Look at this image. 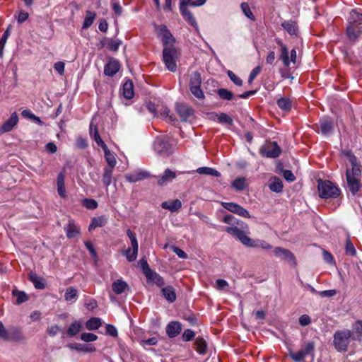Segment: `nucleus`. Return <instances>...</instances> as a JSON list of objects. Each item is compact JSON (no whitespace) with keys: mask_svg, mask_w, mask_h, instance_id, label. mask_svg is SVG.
Wrapping results in <instances>:
<instances>
[{"mask_svg":"<svg viewBox=\"0 0 362 362\" xmlns=\"http://www.w3.org/2000/svg\"><path fill=\"white\" fill-rule=\"evenodd\" d=\"M223 230L227 232L233 237L238 240L243 245L247 247H261L264 250H269L272 245L262 240H254L250 238L249 227L247 224L238 226H226Z\"/></svg>","mask_w":362,"mask_h":362,"instance_id":"nucleus-1","label":"nucleus"},{"mask_svg":"<svg viewBox=\"0 0 362 362\" xmlns=\"http://www.w3.org/2000/svg\"><path fill=\"white\" fill-rule=\"evenodd\" d=\"M362 33V13L352 10L348 20V25L346 29V34L352 42H355Z\"/></svg>","mask_w":362,"mask_h":362,"instance_id":"nucleus-2","label":"nucleus"},{"mask_svg":"<svg viewBox=\"0 0 362 362\" xmlns=\"http://www.w3.org/2000/svg\"><path fill=\"white\" fill-rule=\"evenodd\" d=\"M361 165L353 167L351 168H347L346 170V179L347 187L353 195H356L361 187Z\"/></svg>","mask_w":362,"mask_h":362,"instance_id":"nucleus-3","label":"nucleus"},{"mask_svg":"<svg viewBox=\"0 0 362 362\" xmlns=\"http://www.w3.org/2000/svg\"><path fill=\"white\" fill-rule=\"evenodd\" d=\"M180 57V52L174 45L164 47L163 49V61L166 68L175 72L177 70L176 61Z\"/></svg>","mask_w":362,"mask_h":362,"instance_id":"nucleus-4","label":"nucleus"},{"mask_svg":"<svg viewBox=\"0 0 362 362\" xmlns=\"http://www.w3.org/2000/svg\"><path fill=\"white\" fill-rule=\"evenodd\" d=\"M319 195L322 199L337 198L340 194V189L329 180H318Z\"/></svg>","mask_w":362,"mask_h":362,"instance_id":"nucleus-5","label":"nucleus"},{"mask_svg":"<svg viewBox=\"0 0 362 362\" xmlns=\"http://www.w3.org/2000/svg\"><path fill=\"white\" fill-rule=\"evenodd\" d=\"M351 337L352 332L349 329L337 331L333 341L335 349L340 352L346 351Z\"/></svg>","mask_w":362,"mask_h":362,"instance_id":"nucleus-6","label":"nucleus"},{"mask_svg":"<svg viewBox=\"0 0 362 362\" xmlns=\"http://www.w3.org/2000/svg\"><path fill=\"white\" fill-rule=\"evenodd\" d=\"M291 358L295 362H305L304 359L310 356L312 361L315 358V344L313 341H307L304 347L296 352L290 353Z\"/></svg>","mask_w":362,"mask_h":362,"instance_id":"nucleus-7","label":"nucleus"},{"mask_svg":"<svg viewBox=\"0 0 362 362\" xmlns=\"http://www.w3.org/2000/svg\"><path fill=\"white\" fill-rule=\"evenodd\" d=\"M153 148L160 155L168 156L173 153V146L169 138L166 136L157 137L153 143Z\"/></svg>","mask_w":362,"mask_h":362,"instance_id":"nucleus-8","label":"nucleus"},{"mask_svg":"<svg viewBox=\"0 0 362 362\" xmlns=\"http://www.w3.org/2000/svg\"><path fill=\"white\" fill-rule=\"evenodd\" d=\"M281 149L279 146L276 141L269 142L267 145L263 146L260 149V153L262 156L276 158L280 156Z\"/></svg>","mask_w":362,"mask_h":362,"instance_id":"nucleus-9","label":"nucleus"},{"mask_svg":"<svg viewBox=\"0 0 362 362\" xmlns=\"http://www.w3.org/2000/svg\"><path fill=\"white\" fill-rule=\"evenodd\" d=\"M158 37L161 39L164 47L173 45L175 42V37L173 36L167 26L162 25L157 29Z\"/></svg>","mask_w":362,"mask_h":362,"instance_id":"nucleus-10","label":"nucleus"},{"mask_svg":"<svg viewBox=\"0 0 362 362\" xmlns=\"http://www.w3.org/2000/svg\"><path fill=\"white\" fill-rule=\"evenodd\" d=\"M189 0H180V11L184 19L196 30H198V24L192 13L187 9V3Z\"/></svg>","mask_w":362,"mask_h":362,"instance_id":"nucleus-11","label":"nucleus"},{"mask_svg":"<svg viewBox=\"0 0 362 362\" xmlns=\"http://www.w3.org/2000/svg\"><path fill=\"white\" fill-rule=\"evenodd\" d=\"M149 177H151L150 173L146 170L141 169L125 175L126 180L129 182H136Z\"/></svg>","mask_w":362,"mask_h":362,"instance_id":"nucleus-12","label":"nucleus"},{"mask_svg":"<svg viewBox=\"0 0 362 362\" xmlns=\"http://www.w3.org/2000/svg\"><path fill=\"white\" fill-rule=\"evenodd\" d=\"M274 252L276 257L286 260L290 264H296L295 257L291 251L280 247H276L274 248Z\"/></svg>","mask_w":362,"mask_h":362,"instance_id":"nucleus-13","label":"nucleus"},{"mask_svg":"<svg viewBox=\"0 0 362 362\" xmlns=\"http://www.w3.org/2000/svg\"><path fill=\"white\" fill-rule=\"evenodd\" d=\"M120 69L119 61L115 58H110L104 66V74L108 76H113Z\"/></svg>","mask_w":362,"mask_h":362,"instance_id":"nucleus-14","label":"nucleus"},{"mask_svg":"<svg viewBox=\"0 0 362 362\" xmlns=\"http://www.w3.org/2000/svg\"><path fill=\"white\" fill-rule=\"evenodd\" d=\"M18 122V116L16 112L0 127V134L11 131Z\"/></svg>","mask_w":362,"mask_h":362,"instance_id":"nucleus-15","label":"nucleus"},{"mask_svg":"<svg viewBox=\"0 0 362 362\" xmlns=\"http://www.w3.org/2000/svg\"><path fill=\"white\" fill-rule=\"evenodd\" d=\"M321 133L326 136L331 134L334 130V122L330 117H322L319 121Z\"/></svg>","mask_w":362,"mask_h":362,"instance_id":"nucleus-16","label":"nucleus"},{"mask_svg":"<svg viewBox=\"0 0 362 362\" xmlns=\"http://www.w3.org/2000/svg\"><path fill=\"white\" fill-rule=\"evenodd\" d=\"M182 324L178 321L170 322L165 328L166 334L170 338L176 337L181 332Z\"/></svg>","mask_w":362,"mask_h":362,"instance_id":"nucleus-17","label":"nucleus"},{"mask_svg":"<svg viewBox=\"0 0 362 362\" xmlns=\"http://www.w3.org/2000/svg\"><path fill=\"white\" fill-rule=\"evenodd\" d=\"M176 110L182 122H186L194 113V110L192 107L183 103L177 104Z\"/></svg>","mask_w":362,"mask_h":362,"instance_id":"nucleus-18","label":"nucleus"},{"mask_svg":"<svg viewBox=\"0 0 362 362\" xmlns=\"http://www.w3.org/2000/svg\"><path fill=\"white\" fill-rule=\"evenodd\" d=\"M282 28L291 36H298L299 29L296 21L292 20L284 21L281 23Z\"/></svg>","mask_w":362,"mask_h":362,"instance_id":"nucleus-19","label":"nucleus"},{"mask_svg":"<svg viewBox=\"0 0 362 362\" xmlns=\"http://www.w3.org/2000/svg\"><path fill=\"white\" fill-rule=\"evenodd\" d=\"M67 346L72 350H76L79 352L92 353L95 351V346L90 344L72 343L69 344Z\"/></svg>","mask_w":362,"mask_h":362,"instance_id":"nucleus-20","label":"nucleus"},{"mask_svg":"<svg viewBox=\"0 0 362 362\" xmlns=\"http://www.w3.org/2000/svg\"><path fill=\"white\" fill-rule=\"evenodd\" d=\"M176 177V173L172 171L170 169L167 168L165 170L163 174L158 177V185L163 186L171 182Z\"/></svg>","mask_w":362,"mask_h":362,"instance_id":"nucleus-21","label":"nucleus"},{"mask_svg":"<svg viewBox=\"0 0 362 362\" xmlns=\"http://www.w3.org/2000/svg\"><path fill=\"white\" fill-rule=\"evenodd\" d=\"M64 231L66 237L71 239L77 236L80 233L81 229L79 226L76 225L74 221H69L68 224L64 227Z\"/></svg>","mask_w":362,"mask_h":362,"instance_id":"nucleus-22","label":"nucleus"},{"mask_svg":"<svg viewBox=\"0 0 362 362\" xmlns=\"http://www.w3.org/2000/svg\"><path fill=\"white\" fill-rule=\"evenodd\" d=\"M144 274L148 284H156L158 287H162L163 286H164V279L158 273Z\"/></svg>","mask_w":362,"mask_h":362,"instance_id":"nucleus-23","label":"nucleus"},{"mask_svg":"<svg viewBox=\"0 0 362 362\" xmlns=\"http://www.w3.org/2000/svg\"><path fill=\"white\" fill-rule=\"evenodd\" d=\"M112 288L113 292L119 295L124 293L126 291L129 290L128 284L122 279H117L112 283Z\"/></svg>","mask_w":362,"mask_h":362,"instance_id":"nucleus-24","label":"nucleus"},{"mask_svg":"<svg viewBox=\"0 0 362 362\" xmlns=\"http://www.w3.org/2000/svg\"><path fill=\"white\" fill-rule=\"evenodd\" d=\"M89 132L90 136L94 139V141L96 142V144L100 146L102 148H106V144L101 139L98 131L97 126H94L93 124L91 122L89 127Z\"/></svg>","mask_w":362,"mask_h":362,"instance_id":"nucleus-25","label":"nucleus"},{"mask_svg":"<svg viewBox=\"0 0 362 362\" xmlns=\"http://www.w3.org/2000/svg\"><path fill=\"white\" fill-rule=\"evenodd\" d=\"M29 280L33 284L37 289H44L45 288V280L42 276H40L37 273H29Z\"/></svg>","mask_w":362,"mask_h":362,"instance_id":"nucleus-26","label":"nucleus"},{"mask_svg":"<svg viewBox=\"0 0 362 362\" xmlns=\"http://www.w3.org/2000/svg\"><path fill=\"white\" fill-rule=\"evenodd\" d=\"M269 187L272 192L279 193L282 192L284 185L280 178L278 177H272L269 180Z\"/></svg>","mask_w":362,"mask_h":362,"instance_id":"nucleus-27","label":"nucleus"},{"mask_svg":"<svg viewBox=\"0 0 362 362\" xmlns=\"http://www.w3.org/2000/svg\"><path fill=\"white\" fill-rule=\"evenodd\" d=\"M276 43L281 47L279 59L282 61L284 65L288 67L290 65L288 49L281 40H276Z\"/></svg>","mask_w":362,"mask_h":362,"instance_id":"nucleus-28","label":"nucleus"},{"mask_svg":"<svg viewBox=\"0 0 362 362\" xmlns=\"http://www.w3.org/2000/svg\"><path fill=\"white\" fill-rule=\"evenodd\" d=\"M161 293L169 303H173L176 300L175 291L171 286H168L161 289Z\"/></svg>","mask_w":362,"mask_h":362,"instance_id":"nucleus-29","label":"nucleus"},{"mask_svg":"<svg viewBox=\"0 0 362 362\" xmlns=\"http://www.w3.org/2000/svg\"><path fill=\"white\" fill-rule=\"evenodd\" d=\"M161 207L164 209H168L171 212H175L182 207V202L177 199L173 202H164L161 204Z\"/></svg>","mask_w":362,"mask_h":362,"instance_id":"nucleus-30","label":"nucleus"},{"mask_svg":"<svg viewBox=\"0 0 362 362\" xmlns=\"http://www.w3.org/2000/svg\"><path fill=\"white\" fill-rule=\"evenodd\" d=\"M122 95L127 99H131L134 97V85L131 80L124 83L122 86Z\"/></svg>","mask_w":362,"mask_h":362,"instance_id":"nucleus-31","label":"nucleus"},{"mask_svg":"<svg viewBox=\"0 0 362 362\" xmlns=\"http://www.w3.org/2000/svg\"><path fill=\"white\" fill-rule=\"evenodd\" d=\"M107 223V218L104 216L94 217L88 226V230H93L97 227H103Z\"/></svg>","mask_w":362,"mask_h":362,"instance_id":"nucleus-32","label":"nucleus"},{"mask_svg":"<svg viewBox=\"0 0 362 362\" xmlns=\"http://www.w3.org/2000/svg\"><path fill=\"white\" fill-rule=\"evenodd\" d=\"M105 153V158L108 164L107 168H114L117 164V160L115 156V154L111 153L106 146V148H103Z\"/></svg>","mask_w":362,"mask_h":362,"instance_id":"nucleus-33","label":"nucleus"},{"mask_svg":"<svg viewBox=\"0 0 362 362\" xmlns=\"http://www.w3.org/2000/svg\"><path fill=\"white\" fill-rule=\"evenodd\" d=\"M113 170L114 168L107 167L104 168L103 174V182L105 187H108L112 183Z\"/></svg>","mask_w":362,"mask_h":362,"instance_id":"nucleus-34","label":"nucleus"},{"mask_svg":"<svg viewBox=\"0 0 362 362\" xmlns=\"http://www.w3.org/2000/svg\"><path fill=\"white\" fill-rule=\"evenodd\" d=\"M78 297L77 290L72 286L68 287L64 293V299L71 303L76 300Z\"/></svg>","mask_w":362,"mask_h":362,"instance_id":"nucleus-35","label":"nucleus"},{"mask_svg":"<svg viewBox=\"0 0 362 362\" xmlns=\"http://www.w3.org/2000/svg\"><path fill=\"white\" fill-rule=\"evenodd\" d=\"M102 325L101 319L99 317H91L86 322V327L88 330L98 329Z\"/></svg>","mask_w":362,"mask_h":362,"instance_id":"nucleus-36","label":"nucleus"},{"mask_svg":"<svg viewBox=\"0 0 362 362\" xmlns=\"http://www.w3.org/2000/svg\"><path fill=\"white\" fill-rule=\"evenodd\" d=\"M83 325L79 321H75L71 323L67 329V334L69 337H74L76 335L81 329Z\"/></svg>","mask_w":362,"mask_h":362,"instance_id":"nucleus-37","label":"nucleus"},{"mask_svg":"<svg viewBox=\"0 0 362 362\" xmlns=\"http://www.w3.org/2000/svg\"><path fill=\"white\" fill-rule=\"evenodd\" d=\"M231 186L237 191L244 190L247 187L246 180L243 177H237L233 181Z\"/></svg>","mask_w":362,"mask_h":362,"instance_id":"nucleus-38","label":"nucleus"},{"mask_svg":"<svg viewBox=\"0 0 362 362\" xmlns=\"http://www.w3.org/2000/svg\"><path fill=\"white\" fill-rule=\"evenodd\" d=\"M218 97L225 100H232L234 99L233 93L226 88H219L216 91Z\"/></svg>","mask_w":362,"mask_h":362,"instance_id":"nucleus-39","label":"nucleus"},{"mask_svg":"<svg viewBox=\"0 0 362 362\" xmlns=\"http://www.w3.org/2000/svg\"><path fill=\"white\" fill-rule=\"evenodd\" d=\"M276 103L278 107L282 110L288 112L291 110V101L288 98H281L279 100H277Z\"/></svg>","mask_w":362,"mask_h":362,"instance_id":"nucleus-40","label":"nucleus"},{"mask_svg":"<svg viewBox=\"0 0 362 362\" xmlns=\"http://www.w3.org/2000/svg\"><path fill=\"white\" fill-rule=\"evenodd\" d=\"M12 295L16 297V303L18 305H20L28 300V297L25 292L18 291L17 289H13L12 291Z\"/></svg>","mask_w":362,"mask_h":362,"instance_id":"nucleus-41","label":"nucleus"},{"mask_svg":"<svg viewBox=\"0 0 362 362\" xmlns=\"http://www.w3.org/2000/svg\"><path fill=\"white\" fill-rule=\"evenodd\" d=\"M95 16H96V14L95 12L88 11L86 12V16L83 21L82 28L83 29H87L89 27H90L94 21V19L95 18Z\"/></svg>","mask_w":362,"mask_h":362,"instance_id":"nucleus-42","label":"nucleus"},{"mask_svg":"<svg viewBox=\"0 0 362 362\" xmlns=\"http://www.w3.org/2000/svg\"><path fill=\"white\" fill-rule=\"evenodd\" d=\"M11 25L6 28L0 39V58L3 57L4 49L8 36L10 35Z\"/></svg>","mask_w":362,"mask_h":362,"instance_id":"nucleus-43","label":"nucleus"},{"mask_svg":"<svg viewBox=\"0 0 362 362\" xmlns=\"http://www.w3.org/2000/svg\"><path fill=\"white\" fill-rule=\"evenodd\" d=\"M202 84V77L201 74L198 71H194L192 74L190 80H189V88L190 87H196L201 86Z\"/></svg>","mask_w":362,"mask_h":362,"instance_id":"nucleus-44","label":"nucleus"},{"mask_svg":"<svg viewBox=\"0 0 362 362\" xmlns=\"http://www.w3.org/2000/svg\"><path fill=\"white\" fill-rule=\"evenodd\" d=\"M127 235L131 240L132 247L133 248V254L138 253V242L136 234L134 233L130 229L127 230Z\"/></svg>","mask_w":362,"mask_h":362,"instance_id":"nucleus-45","label":"nucleus"},{"mask_svg":"<svg viewBox=\"0 0 362 362\" xmlns=\"http://www.w3.org/2000/svg\"><path fill=\"white\" fill-rule=\"evenodd\" d=\"M345 252L347 255L355 256L356 255V250L352 242L350 240L349 235H348L346 244H345Z\"/></svg>","mask_w":362,"mask_h":362,"instance_id":"nucleus-46","label":"nucleus"},{"mask_svg":"<svg viewBox=\"0 0 362 362\" xmlns=\"http://www.w3.org/2000/svg\"><path fill=\"white\" fill-rule=\"evenodd\" d=\"M197 350L199 354H204L206 349V343L203 338L197 337L195 340Z\"/></svg>","mask_w":362,"mask_h":362,"instance_id":"nucleus-47","label":"nucleus"},{"mask_svg":"<svg viewBox=\"0 0 362 362\" xmlns=\"http://www.w3.org/2000/svg\"><path fill=\"white\" fill-rule=\"evenodd\" d=\"M240 7L243 13L245 15V16H247L249 19H250L252 21H255V17L253 15L252 11L250 10V8L247 3H242Z\"/></svg>","mask_w":362,"mask_h":362,"instance_id":"nucleus-48","label":"nucleus"},{"mask_svg":"<svg viewBox=\"0 0 362 362\" xmlns=\"http://www.w3.org/2000/svg\"><path fill=\"white\" fill-rule=\"evenodd\" d=\"M82 204L88 209H95L98 207V202L93 199L85 198L82 200Z\"/></svg>","mask_w":362,"mask_h":362,"instance_id":"nucleus-49","label":"nucleus"},{"mask_svg":"<svg viewBox=\"0 0 362 362\" xmlns=\"http://www.w3.org/2000/svg\"><path fill=\"white\" fill-rule=\"evenodd\" d=\"M98 336L93 333L83 332L81 334V339L85 342H91L96 341Z\"/></svg>","mask_w":362,"mask_h":362,"instance_id":"nucleus-50","label":"nucleus"},{"mask_svg":"<svg viewBox=\"0 0 362 362\" xmlns=\"http://www.w3.org/2000/svg\"><path fill=\"white\" fill-rule=\"evenodd\" d=\"M191 93L199 100L204 99L205 96L203 90L201 89V86L190 87Z\"/></svg>","mask_w":362,"mask_h":362,"instance_id":"nucleus-51","label":"nucleus"},{"mask_svg":"<svg viewBox=\"0 0 362 362\" xmlns=\"http://www.w3.org/2000/svg\"><path fill=\"white\" fill-rule=\"evenodd\" d=\"M345 156L348 158L351 168L361 166L360 163L358 161L357 158L351 153V151H346L344 153Z\"/></svg>","mask_w":362,"mask_h":362,"instance_id":"nucleus-52","label":"nucleus"},{"mask_svg":"<svg viewBox=\"0 0 362 362\" xmlns=\"http://www.w3.org/2000/svg\"><path fill=\"white\" fill-rule=\"evenodd\" d=\"M121 45L122 40H110L108 41L107 48L112 52H117Z\"/></svg>","mask_w":362,"mask_h":362,"instance_id":"nucleus-53","label":"nucleus"},{"mask_svg":"<svg viewBox=\"0 0 362 362\" xmlns=\"http://www.w3.org/2000/svg\"><path fill=\"white\" fill-rule=\"evenodd\" d=\"M227 75L229 78L238 86H241L243 85V80L235 75L232 71L228 70L227 71Z\"/></svg>","mask_w":362,"mask_h":362,"instance_id":"nucleus-54","label":"nucleus"},{"mask_svg":"<svg viewBox=\"0 0 362 362\" xmlns=\"http://www.w3.org/2000/svg\"><path fill=\"white\" fill-rule=\"evenodd\" d=\"M221 206L226 210L235 214L238 204L234 202H221Z\"/></svg>","mask_w":362,"mask_h":362,"instance_id":"nucleus-55","label":"nucleus"},{"mask_svg":"<svg viewBox=\"0 0 362 362\" xmlns=\"http://www.w3.org/2000/svg\"><path fill=\"white\" fill-rule=\"evenodd\" d=\"M218 121L221 124H233L232 118L226 113H221L218 116Z\"/></svg>","mask_w":362,"mask_h":362,"instance_id":"nucleus-56","label":"nucleus"},{"mask_svg":"<svg viewBox=\"0 0 362 362\" xmlns=\"http://www.w3.org/2000/svg\"><path fill=\"white\" fill-rule=\"evenodd\" d=\"M84 244H85L86 249L89 251L90 256L93 259H97V257H98L97 252H96L95 249L94 248L93 243L90 241L87 240V241H85Z\"/></svg>","mask_w":362,"mask_h":362,"instance_id":"nucleus-57","label":"nucleus"},{"mask_svg":"<svg viewBox=\"0 0 362 362\" xmlns=\"http://www.w3.org/2000/svg\"><path fill=\"white\" fill-rule=\"evenodd\" d=\"M194 337V332L190 329H185L182 334V339L185 341H189Z\"/></svg>","mask_w":362,"mask_h":362,"instance_id":"nucleus-58","label":"nucleus"},{"mask_svg":"<svg viewBox=\"0 0 362 362\" xmlns=\"http://www.w3.org/2000/svg\"><path fill=\"white\" fill-rule=\"evenodd\" d=\"M235 214L244 218H250L249 211L239 204L235 211Z\"/></svg>","mask_w":362,"mask_h":362,"instance_id":"nucleus-59","label":"nucleus"},{"mask_svg":"<svg viewBox=\"0 0 362 362\" xmlns=\"http://www.w3.org/2000/svg\"><path fill=\"white\" fill-rule=\"evenodd\" d=\"M0 338L8 341L11 339L8 332L4 327L3 323L0 321Z\"/></svg>","mask_w":362,"mask_h":362,"instance_id":"nucleus-60","label":"nucleus"},{"mask_svg":"<svg viewBox=\"0 0 362 362\" xmlns=\"http://www.w3.org/2000/svg\"><path fill=\"white\" fill-rule=\"evenodd\" d=\"M228 287V284L226 280L217 279L216 281V288L220 291H225Z\"/></svg>","mask_w":362,"mask_h":362,"instance_id":"nucleus-61","label":"nucleus"},{"mask_svg":"<svg viewBox=\"0 0 362 362\" xmlns=\"http://www.w3.org/2000/svg\"><path fill=\"white\" fill-rule=\"evenodd\" d=\"M106 332L107 334H109L111 337H117V328L110 324H107L105 327Z\"/></svg>","mask_w":362,"mask_h":362,"instance_id":"nucleus-62","label":"nucleus"},{"mask_svg":"<svg viewBox=\"0 0 362 362\" xmlns=\"http://www.w3.org/2000/svg\"><path fill=\"white\" fill-rule=\"evenodd\" d=\"M284 178L288 182H293L296 180V177L291 170H284L283 171Z\"/></svg>","mask_w":362,"mask_h":362,"instance_id":"nucleus-63","label":"nucleus"},{"mask_svg":"<svg viewBox=\"0 0 362 362\" xmlns=\"http://www.w3.org/2000/svg\"><path fill=\"white\" fill-rule=\"evenodd\" d=\"M353 330L359 335H362V320H358L353 325Z\"/></svg>","mask_w":362,"mask_h":362,"instance_id":"nucleus-64","label":"nucleus"}]
</instances>
